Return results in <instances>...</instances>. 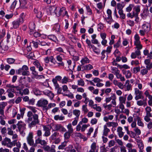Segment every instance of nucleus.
<instances>
[{
  "mask_svg": "<svg viewBox=\"0 0 152 152\" xmlns=\"http://www.w3.org/2000/svg\"><path fill=\"white\" fill-rule=\"evenodd\" d=\"M32 118V119L33 118V120H32L28 124V127L30 128L34 126L36 124H38L39 123V116L38 114H34Z\"/></svg>",
  "mask_w": 152,
  "mask_h": 152,
  "instance_id": "obj_1",
  "label": "nucleus"
},
{
  "mask_svg": "<svg viewBox=\"0 0 152 152\" xmlns=\"http://www.w3.org/2000/svg\"><path fill=\"white\" fill-rule=\"evenodd\" d=\"M15 141V140H14L13 142H11V140L10 138L6 137L2 141L1 143L2 145L6 146L7 147L11 148L14 145H15L14 144V142Z\"/></svg>",
  "mask_w": 152,
  "mask_h": 152,
  "instance_id": "obj_2",
  "label": "nucleus"
},
{
  "mask_svg": "<svg viewBox=\"0 0 152 152\" xmlns=\"http://www.w3.org/2000/svg\"><path fill=\"white\" fill-rule=\"evenodd\" d=\"M52 128L53 130L55 131H59L60 132H65L66 131L65 128L60 124H53Z\"/></svg>",
  "mask_w": 152,
  "mask_h": 152,
  "instance_id": "obj_3",
  "label": "nucleus"
},
{
  "mask_svg": "<svg viewBox=\"0 0 152 152\" xmlns=\"http://www.w3.org/2000/svg\"><path fill=\"white\" fill-rule=\"evenodd\" d=\"M23 22V18L22 17H20L18 19L14 20L12 23L13 28H18L20 25Z\"/></svg>",
  "mask_w": 152,
  "mask_h": 152,
  "instance_id": "obj_4",
  "label": "nucleus"
},
{
  "mask_svg": "<svg viewBox=\"0 0 152 152\" xmlns=\"http://www.w3.org/2000/svg\"><path fill=\"white\" fill-rule=\"evenodd\" d=\"M8 49V47L5 42H1L0 43V53H4Z\"/></svg>",
  "mask_w": 152,
  "mask_h": 152,
  "instance_id": "obj_5",
  "label": "nucleus"
},
{
  "mask_svg": "<svg viewBox=\"0 0 152 152\" xmlns=\"http://www.w3.org/2000/svg\"><path fill=\"white\" fill-rule=\"evenodd\" d=\"M48 104V102L47 100L42 98L38 101L37 104L39 107H42L45 110L44 107L46 106Z\"/></svg>",
  "mask_w": 152,
  "mask_h": 152,
  "instance_id": "obj_6",
  "label": "nucleus"
},
{
  "mask_svg": "<svg viewBox=\"0 0 152 152\" xmlns=\"http://www.w3.org/2000/svg\"><path fill=\"white\" fill-rule=\"evenodd\" d=\"M28 143L30 145L32 146L34 144V141L33 139V133L32 132L29 133L27 138Z\"/></svg>",
  "mask_w": 152,
  "mask_h": 152,
  "instance_id": "obj_7",
  "label": "nucleus"
},
{
  "mask_svg": "<svg viewBox=\"0 0 152 152\" xmlns=\"http://www.w3.org/2000/svg\"><path fill=\"white\" fill-rule=\"evenodd\" d=\"M91 149L87 152H98V146L96 145V142H93L91 145Z\"/></svg>",
  "mask_w": 152,
  "mask_h": 152,
  "instance_id": "obj_8",
  "label": "nucleus"
},
{
  "mask_svg": "<svg viewBox=\"0 0 152 152\" xmlns=\"http://www.w3.org/2000/svg\"><path fill=\"white\" fill-rule=\"evenodd\" d=\"M65 11V8L64 7L60 8L59 7H55V12L57 16H59L62 15V13Z\"/></svg>",
  "mask_w": 152,
  "mask_h": 152,
  "instance_id": "obj_9",
  "label": "nucleus"
},
{
  "mask_svg": "<svg viewBox=\"0 0 152 152\" xmlns=\"http://www.w3.org/2000/svg\"><path fill=\"white\" fill-rule=\"evenodd\" d=\"M21 2L20 0H15L12 3L11 7L12 9L15 8H18L20 6Z\"/></svg>",
  "mask_w": 152,
  "mask_h": 152,
  "instance_id": "obj_10",
  "label": "nucleus"
},
{
  "mask_svg": "<svg viewBox=\"0 0 152 152\" xmlns=\"http://www.w3.org/2000/svg\"><path fill=\"white\" fill-rule=\"evenodd\" d=\"M141 54V52L140 50H137L134 52H133L132 53L131 57L132 58L134 59L137 57L139 59H140L141 58V57H139L138 56Z\"/></svg>",
  "mask_w": 152,
  "mask_h": 152,
  "instance_id": "obj_11",
  "label": "nucleus"
},
{
  "mask_svg": "<svg viewBox=\"0 0 152 152\" xmlns=\"http://www.w3.org/2000/svg\"><path fill=\"white\" fill-rule=\"evenodd\" d=\"M7 130L8 131V134L10 135H12V138L13 139H16L18 138V136L16 134H14V132L12 130L11 128H10L9 127L8 128Z\"/></svg>",
  "mask_w": 152,
  "mask_h": 152,
  "instance_id": "obj_12",
  "label": "nucleus"
},
{
  "mask_svg": "<svg viewBox=\"0 0 152 152\" xmlns=\"http://www.w3.org/2000/svg\"><path fill=\"white\" fill-rule=\"evenodd\" d=\"M43 130L45 131L44 136L45 137H48L50 134V129L49 128L45 126H43Z\"/></svg>",
  "mask_w": 152,
  "mask_h": 152,
  "instance_id": "obj_13",
  "label": "nucleus"
},
{
  "mask_svg": "<svg viewBox=\"0 0 152 152\" xmlns=\"http://www.w3.org/2000/svg\"><path fill=\"white\" fill-rule=\"evenodd\" d=\"M33 64L38 69V70L39 72H41L43 70V68L41 65L40 64L38 61L36 60L35 61L33 62Z\"/></svg>",
  "mask_w": 152,
  "mask_h": 152,
  "instance_id": "obj_14",
  "label": "nucleus"
},
{
  "mask_svg": "<svg viewBox=\"0 0 152 152\" xmlns=\"http://www.w3.org/2000/svg\"><path fill=\"white\" fill-rule=\"evenodd\" d=\"M35 143L36 144H40L41 145L43 146L47 143V142L45 140H42L39 138H38L35 140Z\"/></svg>",
  "mask_w": 152,
  "mask_h": 152,
  "instance_id": "obj_15",
  "label": "nucleus"
},
{
  "mask_svg": "<svg viewBox=\"0 0 152 152\" xmlns=\"http://www.w3.org/2000/svg\"><path fill=\"white\" fill-rule=\"evenodd\" d=\"M123 74L127 78H130L132 77V73L129 70H122Z\"/></svg>",
  "mask_w": 152,
  "mask_h": 152,
  "instance_id": "obj_16",
  "label": "nucleus"
},
{
  "mask_svg": "<svg viewBox=\"0 0 152 152\" xmlns=\"http://www.w3.org/2000/svg\"><path fill=\"white\" fill-rule=\"evenodd\" d=\"M144 63L146 65V68L149 69L152 68V62L150 63V60L149 59H145L144 61Z\"/></svg>",
  "mask_w": 152,
  "mask_h": 152,
  "instance_id": "obj_17",
  "label": "nucleus"
},
{
  "mask_svg": "<svg viewBox=\"0 0 152 152\" xmlns=\"http://www.w3.org/2000/svg\"><path fill=\"white\" fill-rule=\"evenodd\" d=\"M123 128L121 126L118 127L117 129V132L119 137L120 138H122L124 135V132L122 131Z\"/></svg>",
  "mask_w": 152,
  "mask_h": 152,
  "instance_id": "obj_18",
  "label": "nucleus"
},
{
  "mask_svg": "<svg viewBox=\"0 0 152 152\" xmlns=\"http://www.w3.org/2000/svg\"><path fill=\"white\" fill-rule=\"evenodd\" d=\"M124 86L125 87V88H126V91H129L132 89V86L130 84V81L129 80H126Z\"/></svg>",
  "mask_w": 152,
  "mask_h": 152,
  "instance_id": "obj_19",
  "label": "nucleus"
},
{
  "mask_svg": "<svg viewBox=\"0 0 152 152\" xmlns=\"http://www.w3.org/2000/svg\"><path fill=\"white\" fill-rule=\"evenodd\" d=\"M142 28L146 33H148L150 30L151 26L149 24H144L142 26Z\"/></svg>",
  "mask_w": 152,
  "mask_h": 152,
  "instance_id": "obj_20",
  "label": "nucleus"
},
{
  "mask_svg": "<svg viewBox=\"0 0 152 152\" xmlns=\"http://www.w3.org/2000/svg\"><path fill=\"white\" fill-rule=\"evenodd\" d=\"M145 110L146 111V115L150 117H152V113H151L152 111L151 108L150 107L147 106L145 108Z\"/></svg>",
  "mask_w": 152,
  "mask_h": 152,
  "instance_id": "obj_21",
  "label": "nucleus"
},
{
  "mask_svg": "<svg viewBox=\"0 0 152 152\" xmlns=\"http://www.w3.org/2000/svg\"><path fill=\"white\" fill-rule=\"evenodd\" d=\"M44 50H45L42 52V54L43 55H46L49 56L50 55L51 53V50L49 48H44Z\"/></svg>",
  "mask_w": 152,
  "mask_h": 152,
  "instance_id": "obj_22",
  "label": "nucleus"
},
{
  "mask_svg": "<svg viewBox=\"0 0 152 152\" xmlns=\"http://www.w3.org/2000/svg\"><path fill=\"white\" fill-rule=\"evenodd\" d=\"M22 85H23L22 86V85H20L19 86L15 87V86H14L13 85H11V84H7L6 85V86H7V87H8V88H16L17 90H18V89L19 90V88H20V89H22L23 88V87H24L23 86L25 85H24L23 84Z\"/></svg>",
  "mask_w": 152,
  "mask_h": 152,
  "instance_id": "obj_23",
  "label": "nucleus"
},
{
  "mask_svg": "<svg viewBox=\"0 0 152 152\" xmlns=\"http://www.w3.org/2000/svg\"><path fill=\"white\" fill-rule=\"evenodd\" d=\"M33 115L31 111H29L28 112L27 114V116L28 117L27 121L28 123H30L32 121V116L33 117Z\"/></svg>",
  "mask_w": 152,
  "mask_h": 152,
  "instance_id": "obj_24",
  "label": "nucleus"
},
{
  "mask_svg": "<svg viewBox=\"0 0 152 152\" xmlns=\"http://www.w3.org/2000/svg\"><path fill=\"white\" fill-rule=\"evenodd\" d=\"M112 72L116 76L119 73H120V70L116 67H111Z\"/></svg>",
  "mask_w": 152,
  "mask_h": 152,
  "instance_id": "obj_25",
  "label": "nucleus"
},
{
  "mask_svg": "<svg viewBox=\"0 0 152 152\" xmlns=\"http://www.w3.org/2000/svg\"><path fill=\"white\" fill-rule=\"evenodd\" d=\"M93 66L90 64L87 65L85 66H83L82 67L83 70H89L93 68Z\"/></svg>",
  "mask_w": 152,
  "mask_h": 152,
  "instance_id": "obj_26",
  "label": "nucleus"
},
{
  "mask_svg": "<svg viewBox=\"0 0 152 152\" xmlns=\"http://www.w3.org/2000/svg\"><path fill=\"white\" fill-rule=\"evenodd\" d=\"M136 120L137 122V125L141 127H143L144 126V124L141 121V118L138 116H136Z\"/></svg>",
  "mask_w": 152,
  "mask_h": 152,
  "instance_id": "obj_27",
  "label": "nucleus"
},
{
  "mask_svg": "<svg viewBox=\"0 0 152 152\" xmlns=\"http://www.w3.org/2000/svg\"><path fill=\"white\" fill-rule=\"evenodd\" d=\"M137 104L139 106H141L143 105L144 106H146L147 103L146 100H139L137 102Z\"/></svg>",
  "mask_w": 152,
  "mask_h": 152,
  "instance_id": "obj_28",
  "label": "nucleus"
},
{
  "mask_svg": "<svg viewBox=\"0 0 152 152\" xmlns=\"http://www.w3.org/2000/svg\"><path fill=\"white\" fill-rule=\"evenodd\" d=\"M59 133L55 132H54L50 137V140H54L56 139L57 137L58 136Z\"/></svg>",
  "mask_w": 152,
  "mask_h": 152,
  "instance_id": "obj_29",
  "label": "nucleus"
},
{
  "mask_svg": "<svg viewBox=\"0 0 152 152\" xmlns=\"http://www.w3.org/2000/svg\"><path fill=\"white\" fill-rule=\"evenodd\" d=\"M89 62V59L86 57H85L82 59L81 61V63L82 65H83Z\"/></svg>",
  "mask_w": 152,
  "mask_h": 152,
  "instance_id": "obj_30",
  "label": "nucleus"
},
{
  "mask_svg": "<svg viewBox=\"0 0 152 152\" xmlns=\"http://www.w3.org/2000/svg\"><path fill=\"white\" fill-rule=\"evenodd\" d=\"M73 113L74 115L76 116L75 118H78L79 116L80 115V111L78 110H75L73 111Z\"/></svg>",
  "mask_w": 152,
  "mask_h": 152,
  "instance_id": "obj_31",
  "label": "nucleus"
},
{
  "mask_svg": "<svg viewBox=\"0 0 152 152\" xmlns=\"http://www.w3.org/2000/svg\"><path fill=\"white\" fill-rule=\"evenodd\" d=\"M64 118V117L62 115L60 116L59 115H56L54 116V119L56 121H62Z\"/></svg>",
  "mask_w": 152,
  "mask_h": 152,
  "instance_id": "obj_32",
  "label": "nucleus"
},
{
  "mask_svg": "<svg viewBox=\"0 0 152 152\" xmlns=\"http://www.w3.org/2000/svg\"><path fill=\"white\" fill-rule=\"evenodd\" d=\"M107 125L108 127L112 126L116 127L118 125V124L117 122H108L107 123Z\"/></svg>",
  "mask_w": 152,
  "mask_h": 152,
  "instance_id": "obj_33",
  "label": "nucleus"
},
{
  "mask_svg": "<svg viewBox=\"0 0 152 152\" xmlns=\"http://www.w3.org/2000/svg\"><path fill=\"white\" fill-rule=\"evenodd\" d=\"M110 131V130L107 127V126L105 125L104 127L103 134L104 135L107 136L108 133Z\"/></svg>",
  "mask_w": 152,
  "mask_h": 152,
  "instance_id": "obj_34",
  "label": "nucleus"
},
{
  "mask_svg": "<svg viewBox=\"0 0 152 152\" xmlns=\"http://www.w3.org/2000/svg\"><path fill=\"white\" fill-rule=\"evenodd\" d=\"M7 91L9 93L8 94V96L10 98L13 97L14 96L13 94L11 92V91L12 92H14V90L13 89L9 88L7 90Z\"/></svg>",
  "mask_w": 152,
  "mask_h": 152,
  "instance_id": "obj_35",
  "label": "nucleus"
},
{
  "mask_svg": "<svg viewBox=\"0 0 152 152\" xmlns=\"http://www.w3.org/2000/svg\"><path fill=\"white\" fill-rule=\"evenodd\" d=\"M44 93L47 95L48 96L50 97V99H52L54 96L53 94L50 91H44Z\"/></svg>",
  "mask_w": 152,
  "mask_h": 152,
  "instance_id": "obj_36",
  "label": "nucleus"
},
{
  "mask_svg": "<svg viewBox=\"0 0 152 152\" xmlns=\"http://www.w3.org/2000/svg\"><path fill=\"white\" fill-rule=\"evenodd\" d=\"M67 128L68 129L67 132L71 133L73 132V129L72 128V124L71 123L69 124L67 126Z\"/></svg>",
  "mask_w": 152,
  "mask_h": 152,
  "instance_id": "obj_37",
  "label": "nucleus"
},
{
  "mask_svg": "<svg viewBox=\"0 0 152 152\" xmlns=\"http://www.w3.org/2000/svg\"><path fill=\"white\" fill-rule=\"evenodd\" d=\"M56 105L55 103H50L48 105V106H46L44 107L45 110H47L51 108L52 107H55Z\"/></svg>",
  "mask_w": 152,
  "mask_h": 152,
  "instance_id": "obj_38",
  "label": "nucleus"
},
{
  "mask_svg": "<svg viewBox=\"0 0 152 152\" xmlns=\"http://www.w3.org/2000/svg\"><path fill=\"white\" fill-rule=\"evenodd\" d=\"M117 78L119 79L121 81H125V79L124 76H122V75L119 73L116 76Z\"/></svg>",
  "mask_w": 152,
  "mask_h": 152,
  "instance_id": "obj_39",
  "label": "nucleus"
},
{
  "mask_svg": "<svg viewBox=\"0 0 152 152\" xmlns=\"http://www.w3.org/2000/svg\"><path fill=\"white\" fill-rule=\"evenodd\" d=\"M104 19L107 22V23L109 24H111V23L112 22L113 19L112 17H105Z\"/></svg>",
  "mask_w": 152,
  "mask_h": 152,
  "instance_id": "obj_40",
  "label": "nucleus"
},
{
  "mask_svg": "<svg viewBox=\"0 0 152 152\" xmlns=\"http://www.w3.org/2000/svg\"><path fill=\"white\" fill-rule=\"evenodd\" d=\"M135 45L136 46V48L137 49V50L141 49L142 48V46L140 44V42H137L134 43Z\"/></svg>",
  "mask_w": 152,
  "mask_h": 152,
  "instance_id": "obj_41",
  "label": "nucleus"
},
{
  "mask_svg": "<svg viewBox=\"0 0 152 152\" xmlns=\"http://www.w3.org/2000/svg\"><path fill=\"white\" fill-rule=\"evenodd\" d=\"M150 69H148L147 68L142 69L140 71V73L143 75H146L148 72V70Z\"/></svg>",
  "mask_w": 152,
  "mask_h": 152,
  "instance_id": "obj_42",
  "label": "nucleus"
},
{
  "mask_svg": "<svg viewBox=\"0 0 152 152\" xmlns=\"http://www.w3.org/2000/svg\"><path fill=\"white\" fill-rule=\"evenodd\" d=\"M86 42L88 45V48H94V45L91 44L90 40H89L88 39H87L86 40Z\"/></svg>",
  "mask_w": 152,
  "mask_h": 152,
  "instance_id": "obj_43",
  "label": "nucleus"
},
{
  "mask_svg": "<svg viewBox=\"0 0 152 152\" xmlns=\"http://www.w3.org/2000/svg\"><path fill=\"white\" fill-rule=\"evenodd\" d=\"M85 82L82 79H80L77 80V85L82 86H84Z\"/></svg>",
  "mask_w": 152,
  "mask_h": 152,
  "instance_id": "obj_44",
  "label": "nucleus"
},
{
  "mask_svg": "<svg viewBox=\"0 0 152 152\" xmlns=\"http://www.w3.org/2000/svg\"><path fill=\"white\" fill-rule=\"evenodd\" d=\"M67 142L66 141H65L62 142L61 145H60L58 147V149H62L65 147L66 145V143Z\"/></svg>",
  "mask_w": 152,
  "mask_h": 152,
  "instance_id": "obj_45",
  "label": "nucleus"
},
{
  "mask_svg": "<svg viewBox=\"0 0 152 152\" xmlns=\"http://www.w3.org/2000/svg\"><path fill=\"white\" fill-rule=\"evenodd\" d=\"M135 95L136 96L135 97V99L136 100H138L139 99L142 98L143 97L142 96V92L138 94H136Z\"/></svg>",
  "mask_w": 152,
  "mask_h": 152,
  "instance_id": "obj_46",
  "label": "nucleus"
},
{
  "mask_svg": "<svg viewBox=\"0 0 152 152\" xmlns=\"http://www.w3.org/2000/svg\"><path fill=\"white\" fill-rule=\"evenodd\" d=\"M86 104L83 105L82 107V110L84 112V113H86L88 112V109Z\"/></svg>",
  "mask_w": 152,
  "mask_h": 152,
  "instance_id": "obj_47",
  "label": "nucleus"
},
{
  "mask_svg": "<svg viewBox=\"0 0 152 152\" xmlns=\"http://www.w3.org/2000/svg\"><path fill=\"white\" fill-rule=\"evenodd\" d=\"M71 133L66 132L64 134V136L65 139H68L69 138Z\"/></svg>",
  "mask_w": 152,
  "mask_h": 152,
  "instance_id": "obj_48",
  "label": "nucleus"
},
{
  "mask_svg": "<svg viewBox=\"0 0 152 152\" xmlns=\"http://www.w3.org/2000/svg\"><path fill=\"white\" fill-rule=\"evenodd\" d=\"M33 91L35 94L36 95H40L41 94V92L37 88H34Z\"/></svg>",
  "mask_w": 152,
  "mask_h": 152,
  "instance_id": "obj_49",
  "label": "nucleus"
},
{
  "mask_svg": "<svg viewBox=\"0 0 152 152\" xmlns=\"http://www.w3.org/2000/svg\"><path fill=\"white\" fill-rule=\"evenodd\" d=\"M112 101L111 102L115 106L116 105V104L115 101V99H116V97L115 95V94H113L112 95Z\"/></svg>",
  "mask_w": 152,
  "mask_h": 152,
  "instance_id": "obj_50",
  "label": "nucleus"
},
{
  "mask_svg": "<svg viewBox=\"0 0 152 152\" xmlns=\"http://www.w3.org/2000/svg\"><path fill=\"white\" fill-rule=\"evenodd\" d=\"M29 28L31 30L33 31L35 29V26L34 23H31L29 25Z\"/></svg>",
  "mask_w": 152,
  "mask_h": 152,
  "instance_id": "obj_51",
  "label": "nucleus"
},
{
  "mask_svg": "<svg viewBox=\"0 0 152 152\" xmlns=\"http://www.w3.org/2000/svg\"><path fill=\"white\" fill-rule=\"evenodd\" d=\"M134 39H135V41H134V43L137 42H140V37H139L138 34H136L134 36Z\"/></svg>",
  "mask_w": 152,
  "mask_h": 152,
  "instance_id": "obj_52",
  "label": "nucleus"
},
{
  "mask_svg": "<svg viewBox=\"0 0 152 152\" xmlns=\"http://www.w3.org/2000/svg\"><path fill=\"white\" fill-rule=\"evenodd\" d=\"M57 81V80L55 78H53L52 80V82L55 86V88H58L59 86Z\"/></svg>",
  "mask_w": 152,
  "mask_h": 152,
  "instance_id": "obj_53",
  "label": "nucleus"
},
{
  "mask_svg": "<svg viewBox=\"0 0 152 152\" xmlns=\"http://www.w3.org/2000/svg\"><path fill=\"white\" fill-rule=\"evenodd\" d=\"M69 53L70 54L73 56H75L76 55L77 53L75 51V50L73 49H72L71 50L69 51Z\"/></svg>",
  "mask_w": 152,
  "mask_h": 152,
  "instance_id": "obj_54",
  "label": "nucleus"
},
{
  "mask_svg": "<svg viewBox=\"0 0 152 152\" xmlns=\"http://www.w3.org/2000/svg\"><path fill=\"white\" fill-rule=\"evenodd\" d=\"M121 45V40L120 38L117 41V43L114 45V47L115 48H118Z\"/></svg>",
  "mask_w": 152,
  "mask_h": 152,
  "instance_id": "obj_55",
  "label": "nucleus"
},
{
  "mask_svg": "<svg viewBox=\"0 0 152 152\" xmlns=\"http://www.w3.org/2000/svg\"><path fill=\"white\" fill-rule=\"evenodd\" d=\"M63 95L64 96H67L71 99H72L74 98L73 94L71 93H70L68 94H63Z\"/></svg>",
  "mask_w": 152,
  "mask_h": 152,
  "instance_id": "obj_56",
  "label": "nucleus"
},
{
  "mask_svg": "<svg viewBox=\"0 0 152 152\" xmlns=\"http://www.w3.org/2000/svg\"><path fill=\"white\" fill-rule=\"evenodd\" d=\"M7 62L9 64H13L15 61V59L11 58H7Z\"/></svg>",
  "mask_w": 152,
  "mask_h": 152,
  "instance_id": "obj_57",
  "label": "nucleus"
},
{
  "mask_svg": "<svg viewBox=\"0 0 152 152\" xmlns=\"http://www.w3.org/2000/svg\"><path fill=\"white\" fill-rule=\"evenodd\" d=\"M6 104V102H3L1 103L0 104V109L4 110Z\"/></svg>",
  "mask_w": 152,
  "mask_h": 152,
  "instance_id": "obj_58",
  "label": "nucleus"
},
{
  "mask_svg": "<svg viewBox=\"0 0 152 152\" xmlns=\"http://www.w3.org/2000/svg\"><path fill=\"white\" fill-rule=\"evenodd\" d=\"M29 108L34 114L37 112L38 109L37 108L33 107H29Z\"/></svg>",
  "mask_w": 152,
  "mask_h": 152,
  "instance_id": "obj_59",
  "label": "nucleus"
},
{
  "mask_svg": "<svg viewBox=\"0 0 152 152\" xmlns=\"http://www.w3.org/2000/svg\"><path fill=\"white\" fill-rule=\"evenodd\" d=\"M140 70V67H136L133 68V72L134 73H136Z\"/></svg>",
  "mask_w": 152,
  "mask_h": 152,
  "instance_id": "obj_60",
  "label": "nucleus"
},
{
  "mask_svg": "<svg viewBox=\"0 0 152 152\" xmlns=\"http://www.w3.org/2000/svg\"><path fill=\"white\" fill-rule=\"evenodd\" d=\"M133 5L132 4H130L129 6L126 9V10L127 12H129L132 10V7H133Z\"/></svg>",
  "mask_w": 152,
  "mask_h": 152,
  "instance_id": "obj_61",
  "label": "nucleus"
},
{
  "mask_svg": "<svg viewBox=\"0 0 152 152\" xmlns=\"http://www.w3.org/2000/svg\"><path fill=\"white\" fill-rule=\"evenodd\" d=\"M89 126V125L84 124L82 126V128H81V131L84 132L86 129L87 128V127Z\"/></svg>",
  "mask_w": 152,
  "mask_h": 152,
  "instance_id": "obj_62",
  "label": "nucleus"
},
{
  "mask_svg": "<svg viewBox=\"0 0 152 152\" xmlns=\"http://www.w3.org/2000/svg\"><path fill=\"white\" fill-rule=\"evenodd\" d=\"M115 141L118 145H120L121 146H123V142L121 140L119 139H116Z\"/></svg>",
  "mask_w": 152,
  "mask_h": 152,
  "instance_id": "obj_63",
  "label": "nucleus"
},
{
  "mask_svg": "<svg viewBox=\"0 0 152 152\" xmlns=\"http://www.w3.org/2000/svg\"><path fill=\"white\" fill-rule=\"evenodd\" d=\"M121 152H127L126 147L124 146L120 147Z\"/></svg>",
  "mask_w": 152,
  "mask_h": 152,
  "instance_id": "obj_64",
  "label": "nucleus"
}]
</instances>
